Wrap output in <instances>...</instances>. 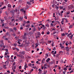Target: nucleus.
Returning <instances> with one entry per match:
<instances>
[{
  "mask_svg": "<svg viewBox=\"0 0 74 74\" xmlns=\"http://www.w3.org/2000/svg\"><path fill=\"white\" fill-rule=\"evenodd\" d=\"M14 10L15 12H18L17 14H19V10H17V9H15Z\"/></svg>",
  "mask_w": 74,
  "mask_h": 74,
  "instance_id": "nucleus-1",
  "label": "nucleus"
},
{
  "mask_svg": "<svg viewBox=\"0 0 74 74\" xmlns=\"http://www.w3.org/2000/svg\"><path fill=\"white\" fill-rule=\"evenodd\" d=\"M10 12H11V13H12V14H13V15H14V14H15V11H14V10H13L12 11H10Z\"/></svg>",
  "mask_w": 74,
  "mask_h": 74,
  "instance_id": "nucleus-2",
  "label": "nucleus"
},
{
  "mask_svg": "<svg viewBox=\"0 0 74 74\" xmlns=\"http://www.w3.org/2000/svg\"><path fill=\"white\" fill-rule=\"evenodd\" d=\"M26 24V22L25 21H23V26H25V24Z\"/></svg>",
  "mask_w": 74,
  "mask_h": 74,
  "instance_id": "nucleus-3",
  "label": "nucleus"
},
{
  "mask_svg": "<svg viewBox=\"0 0 74 74\" xmlns=\"http://www.w3.org/2000/svg\"><path fill=\"white\" fill-rule=\"evenodd\" d=\"M8 32H6L5 34V36L6 37L7 36H8Z\"/></svg>",
  "mask_w": 74,
  "mask_h": 74,
  "instance_id": "nucleus-4",
  "label": "nucleus"
},
{
  "mask_svg": "<svg viewBox=\"0 0 74 74\" xmlns=\"http://www.w3.org/2000/svg\"><path fill=\"white\" fill-rule=\"evenodd\" d=\"M65 49L66 50V51H69V47L68 46H67V47H65Z\"/></svg>",
  "mask_w": 74,
  "mask_h": 74,
  "instance_id": "nucleus-5",
  "label": "nucleus"
},
{
  "mask_svg": "<svg viewBox=\"0 0 74 74\" xmlns=\"http://www.w3.org/2000/svg\"><path fill=\"white\" fill-rule=\"evenodd\" d=\"M28 9H29V6H28V5H27L26 6V8H25V10H28Z\"/></svg>",
  "mask_w": 74,
  "mask_h": 74,
  "instance_id": "nucleus-6",
  "label": "nucleus"
},
{
  "mask_svg": "<svg viewBox=\"0 0 74 74\" xmlns=\"http://www.w3.org/2000/svg\"><path fill=\"white\" fill-rule=\"evenodd\" d=\"M3 68H4V69H7L6 65H3Z\"/></svg>",
  "mask_w": 74,
  "mask_h": 74,
  "instance_id": "nucleus-7",
  "label": "nucleus"
},
{
  "mask_svg": "<svg viewBox=\"0 0 74 74\" xmlns=\"http://www.w3.org/2000/svg\"><path fill=\"white\" fill-rule=\"evenodd\" d=\"M8 7L9 8H11V4H9L8 5Z\"/></svg>",
  "mask_w": 74,
  "mask_h": 74,
  "instance_id": "nucleus-8",
  "label": "nucleus"
},
{
  "mask_svg": "<svg viewBox=\"0 0 74 74\" xmlns=\"http://www.w3.org/2000/svg\"><path fill=\"white\" fill-rule=\"evenodd\" d=\"M50 60H51V59L50 58H48L47 59V60H46V61L47 62V63H48V62H49V61Z\"/></svg>",
  "mask_w": 74,
  "mask_h": 74,
  "instance_id": "nucleus-9",
  "label": "nucleus"
},
{
  "mask_svg": "<svg viewBox=\"0 0 74 74\" xmlns=\"http://www.w3.org/2000/svg\"><path fill=\"white\" fill-rule=\"evenodd\" d=\"M20 58H22L23 59H24V58H25L24 56H23V55L20 56Z\"/></svg>",
  "mask_w": 74,
  "mask_h": 74,
  "instance_id": "nucleus-10",
  "label": "nucleus"
},
{
  "mask_svg": "<svg viewBox=\"0 0 74 74\" xmlns=\"http://www.w3.org/2000/svg\"><path fill=\"white\" fill-rule=\"evenodd\" d=\"M36 29L35 27H34L33 30V32H36Z\"/></svg>",
  "mask_w": 74,
  "mask_h": 74,
  "instance_id": "nucleus-11",
  "label": "nucleus"
},
{
  "mask_svg": "<svg viewBox=\"0 0 74 74\" xmlns=\"http://www.w3.org/2000/svg\"><path fill=\"white\" fill-rule=\"evenodd\" d=\"M8 54H9V52H5L4 54V55H8Z\"/></svg>",
  "mask_w": 74,
  "mask_h": 74,
  "instance_id": "nucleus-12",
  "label": "nucleus"
},
{
  "mask_svg": "<svg viewBox=\"0 0 74 74\" xmlns=\"http://www.w3.org/2000/svg\"><path fill=\"white\" fill-rule=\"evenodd\" d=\"M73 37V34H72V35L70 36H69V38H70L71 39H72V37Z\"/></svg>",
  "mask_w": 74,
  "mask_h": 74,
  "instance_id": "nucleus-13",
  "label": "nucleus"
},
{
  "mask_svg": "<svg viewBox=\"0 0 74 74\" xmlns=\"http://www.w3.org/2000/svg\"><path fill=\"white\" fill-rule=\"evenodd\" d=\"M23 17H22L21 16V17H20V18L19 19V20H20V21H22V20H23Z\"/></svg>",
  "mask_w": 74,
  "mask_h": 74,
  "instance_id": "nucleus-14",
  "label": "nucleus"
},
{
  "mask_svg": "<svg viewBox=\"0 0 74 74\" xmlns=\"http://www.w3.org/2000/svg\"><path fill=\"white\" fill-rule=\"evenodd\" d=\"M22 55H24L25 54V51H22Z\"/></svg>",
  "mask_w": 74,
  "mask_h": 74,
  "instance_id": "nucleus-15",
  "label": "nucleus"
},
{
  "mask_svg": "<svg viewBox=\"0 0 74 74\" xmlns=\"http://www.w3.org/2000/svg\"><path fill=\"white\" fill-rule=\"evenodd\" d=\"M66 36V35L64 33H63L62 34H61V36Z\"/></svg>",
  "mask_w": 74,
  "mask_h": 74,
  "instance_id": "nucleus-16",
  "label": "nucleus"
},
{
  "mask_svg": "<svg viewBox=\"0 0 74 74\" xmlns=\"http://www.w3.org/2000/svg\"><path fill=\"white\" fill-rule=\"evenodd\" d=\"M22 38L23 40H25L26 38V36H24L22 37Z\"/></svg>",
  "mask_w": 74,
  "mask_h": 74,
  "instance_id": "nucleus-17",
  "label": "nucleus"
},
{
  "mask_svg": "<svg viewBox=\"0 0 74 74\" xmlns=\"http://www.w3.org/2000/svg\"><path fill=\"white\" fill-rule=\"evenodd\" d=\"M27 4H28L29 5H30L31 4V3H30L29 1L27 2Z\"/></svg>",
  "mask_w": 74,
  "mask_h": 74,
  "instance_id": "nucleus-18",
  "label": "nucleus"
},
{
  "mask_svg": "<svg viewBox=\"0 0 74 74\" xmlns=\"http://www.w3.org/2000/svg\"><path fill=\"white\" fill-rule=\"evenodd\" d=\"M45 29H46V27H44L42 28V30H45Z\"/></svg>",
  "mask_w": 74,
  "mask_h": 74,
  "instance_id": "nucleus-19",
  "label": "nucleus"
},
{
  "mask_svg": "<svg viewBox=\"0 0 74 74\" xmlns=\"http://www.w3.org/2000/svg\"><path fill=\"white\" fill-rule=\"evenodd\" d=\"M13 29L14 30H15V31H16V30H17L16 29H17L15 27L13 28Z\"/></svg>",
  "mask_w": 74,
  "mask_h": 74,
  "instance_id": "nucleus-20",
  "label": "nucleus"
},
{
  "mask_svg": "<svg viewBox=\"0 0 74 74\" xmlns=\"http://www.w3.org/2000/svg\"><path fill=\"white\" fill-rule=\"evenodd\" d=\"M64 23V20H63L61 21V24H62V25H63Z\"/></svg>",
  "mask_w": 74,
  "mask_h": 74,
  "instance_id": "nucleus-21",
  "label": "nucleus"
},
{
  "mask_svg": "<svg viewBox=\"0 0 74 74\" xmlns=\"http://www.w3.org/2000/svg\"><path fill=\"white\" fill-rule=\"evenodd\" d=\"M47 73V71H44V74H46Z\"/></svg>",
  "mask_w": 74,
  "mask_h": 74,
  "instance_id": "nucleus-22",
  "label": "nucleus"
},
{
  "mask_svg": "<svg viewBox=\"0 0 74 74\" xmlns=\"http://www.w3.org/2000/svg\"><path fill=\"white\" fill-rule=\"evenodd\" d=\"M46 27H49V24H47L45 25Z\"/></svg>",
  "mask_w": 74,
  "mask_h": 74,
  "instance_id": "nucleus-23",
  "label": "nucleus"
},
{
  "mask_svg": "<svg viewBox=\"0 0 74 74\" xmlns=\"http://www.w3.org/2000/svg\"><path fill=\"white\" fill-rule=\"evenodd\" d=\"M12 35L14 37H15V36H16V34H15V33H14L12 34Z\"/></svg>",
  "mask_w": 74,
  "mask_h": 74,
  "instance_id": "nucleus-24",
  "label": "nucleus"
},
{
  "mask_svg": "<svg viewBox=\"0 0 74 74\" xmlns=\"http://www.w3.org/2000/svg\"><path fill=\"white\" fill-rule=\"evenodd\" d=\"M24 67H26V68H27V67H28V66H27V64H26L25 66H24Z\"/></svg>",
  "mask_w": 74,
  "mask_h": 74,
  "instance_id": "nucleus-25",
  "label": "nucleus"
},
{
  "mask_svg": "<svg viewBox=\"0 0 74 74\" xmlns=\"http://www.w3.org/2000/svg\"><path fill=\"white\" fill-rule=\"evenodd\" d=\"M55 22H56V23H58L59 24V21H55Z\"/></svg>",
  "mask_w": 74,
  "mask_h": 74,
  "instance_id": "nucleus-26",
  "label": "nucleus"
},
{
  "mask_svg": "<svg viewBox=\"0 0 74 74\" xmlns=\"http://www.w3.org/2000/svg\"><path fill=\"white\" fill-rule=\"evenodd\" d=\"M73 27V25H71L70 26H69V28L70 29L71 28H72Z\"/></svg>",
  "mask_w": 74,
  "mask_h": 74,
  "instance_id": "nucleus-27",
  "label": "nucleus"
},
{
  "mask_svg": "<svg viewBox=\"0 0 74 74\" xmlns=\"http://www.w3.org/2000/svg\"><path fill=\"white\" fill-rule=\"evenodd\" d=\"M60 10H62V9H63V7H62V6L60 7Z\"/></svg>",
  "mask_w": 74,
  "mask_h": 74,
  "instance_id": "nucleus-28",
  "label": "nucleus"
},
{
  "mask_svg": "<svg viewBox=\"0 0 74 74\" xmlns=\"http://www.w3.org/2000/svg\"><path fill=\"white\" fill-rule=\"evenodd\" d=\"M60 47H62V43H60Z\"/></svg>",
  "mask_w": 74,
  "mask_h": 74,
  "instance_id": "nucleus-29",
  "label": "nucleus"
},
{
  "mask_svg": "<svg viewBox=\"0 0 74 74\" xmlns=\"http://www.w3.org/2000/svg\"><path fill=\"white\" fill-rule=\"evenodd\" d=\"M50 33V32L49 31H48L47 33V34H49Z\"/></svg>",
  "mask_w": 74,
  "mask_h": 74,
  "instance_id": "nucleus-30",
  "label": "nucleus"
},
{
  "mask_svg": "<svg viewBox=\"0 0 74 74\" xmlns=\"http://www.w3.org/2000/svg\"><path fill=\"white\" fill-rule=\"evenodd\" d=\"M4 45V43H2L1 44V47H3V45Z\"/></svg>",
  "mask_w": 74,
  "mask_h": 74,
  "instance_id": "nucleus-31",
  "label": "nucleus"
},
{
  "mask_svg": "<svg viewBox=\"0 0 74 74\" xmlns=\"http://www.w3.org/2000/svg\"><path fill=\"white\" fill-rule=\"evenodd\" d=\"M44 60H45V59L43 58V60H42V63H44V62H43V61H44Z\"/></svg>",
  "mask_w": 74,
  "mask_h": 74,
  "instance_id": "nucleus-32",
  "label": "nucleus"
},
{
  "mask_svg": "<svg viewBox=\"0 0 74 74\" xmlns=\"http://www.w3.org/2000/svg\"><path fill=\"white\" fill-rule=\"evenodd\" d=\"M21 67H22V66H19L18 68L20 70H21Z\"/></svg>",
  "mask_w": 74,
  "mask_h": 74,
  "instance_id": "nucleus-33",
  "label": "nucleus"
},
{
  "mask_svg": "<svg viewBox=\"0 0 74 74\" xmlns=\"http://www.w3.org/2000/svg\"><path fill=\"white\" fill-rule=\"evenodd\" d=\"M50 25L51 26H53V23H51Z\"/></svg>",
  "mask_w": 74,
  "mask_h": 74,
  "instance_id": "nucleus-34",
  "label": "nucleus"
},
{
  "mask_svg": "<svg viewBox=\"0 0 74 74\" xmlns=\"http://www.w3.org/2000/svg\"><path fill=\"white\" fill-rule=\"evenodd\" d=\"M58 67H59V68H58V70H60V69H61L60 66H58Z\"/></svg>",
  "mask_w": 74,
  "mask_h": 74,
  "instance_id": "nucleus-35",
  "label": "nucleus"
},
{
  "mask_svg": "<svg viewBox=\"0 0 74 74\" xmlns=\"http://www.w3.org/2000/svg\"><path fill=\"white\" fill-rule=\"evenodd\" d=\"M59 53H63V51H59Z\"/></svg>",
  "mask_w": 74,
  "mask_h": 74,
  "instance_id": "nucleus-36",
  "label": "nucleus"
},
{
  "mask_svg": "<svg viewBox=\"0 0 74 74\" xmlns=\"http://www.w3.org/2000/svg\"><path fill=\"white\" fill-rule=\"evenodd\" d=\"M46 55H47V57H48V56H49V55H48V53H47L46 54Z\"/></svg>",
  "mask_w": 74,
  "mask_h": 74,
  "instance_id": "nucleus-37",
  "label": "nucleus"
},
{
  "mask_svg": "<svg viewBox=\"0 0 74 74\" xmlns=\"http://www.w3.org/2000/svg\"><path fill=\"white\" fill-rule=\"evenodd\" d=\"M19 55H22V52H19Z\"/></svg>",
  "mask_w": 74,
  "mask_h": 74,
  "instance_id": "nucleus-38",
  "label": "nucleus"
},
{
  "mask_svg": "<svg viewBox=\"0 0 74 74\" xmlns=\"http://www.w3.org/2000/svg\"><path fill=\"white\" fill-rule=\"evenodd\" d=\"M7 73H8V74H10V72L9 71H7Z\"/></svg>",
  "mask_w": 74,
  "mask_h": 74,
  "instance_id": "nucleus-39",
  "label": "nucleus"
},
{
  "mask_svg": "<svg viewBox=\"0 0 74 74\" xmlns=\"http://www.w3.org/2000/svg\"><path fill=\"white\" fill-rule=\"evenodd\" d=\"M64 70H67V69L66 67H64Z\"/></svg>",
  "mask_w": 74,
  "mask_h": 74,
  "instance_id": "nucleus-40",
  "label": "nucleus"
},
{
  "mask_svg": "<svg viewBox=\"0 0 74 74\" xmlns=\"http://www.w3.org/2000/svg\"><path fill=\"white\" fill-rule=\"evenodd\" d=\"M17 56H18V57H19V58H20L21 57V56L20 55H17Z\"/></svg>",
  "mask_w": 74,
  "mask_h": 74,
  "instance_id": "nucleus-41",
  "label": "nucleus"
},
{
  "mask_svg": "<svg viewBox=\"0 0 74 74\" xmlns=\"http://www.w3.org/2000/svg\"><path fill=\"white\" fill-rule=\"evenodd\" d=\"M1 43V44H3V40H1L0 42Z\"/></svg>",
  "mask_w": 74,
  "mask_h": 74,
  "instance_id": "nucleus-42",
  "label": "nucleus"
},
{
  "mask_svg": "<svg viewBox=\"0 0 74 74\" xmlns=\"http://www.w3.org/2000/svg\"><path fill=\"white\" fill-rule=\"evenodd\" d=\"M15 21V19H12V20H11V22H12H12H13V21Z\"/></svg>",
  "mask_w": 74,
  "mask_h": 74,
  "instance_id": "nucleus-43",
  "label": "nucleus"
},
{
  "mask_svg": "<svg viewBox=\"0 0 74 74\" xmlns=\"http://www.w3.org/2000/svg\"><path fill=\"white\" fill-rule=\"evenodd\" d=\"M41 42H42V44H44V43L45 42H44V40H42Z\"/></svg>",
  "mask_w": 74,
  "mask_h": 74,
  "instance_id": "nucleus-44",
  "label": "nucleus"
},
{
  "mask_svg": "<svg viewBox=\"0 0 74 74\" xmlns=\"http://www.w3.org/2000/svg\"><path fill=\"white\" fill-rule=\"evenodd\" d=\"M28 24V23H30V21H27V22H26Z\"/></svg>",
  "mask_w": 74,
  "mask_h": 74,
  "instance_id": "nucleus-45",
  "label": "nucleus"
},
{
  "mask_svg": "<svg viewBox=\"0 0 74 74\" xmlns=\"http://www.w3.org/2000/svg\"><path fill=\"white\" fill-rule=\"evenodd\" d=\"M8 40V38H5V40Z\"/></svg>",
  "mask_w": 74,
  "mask_h": 74,
  "instance_id": "nucleus-46",
  "label": "nucleus"
},
{
  "mask_svg": "<svg viewBox=\"0 0 74 74\" xmlns=\"http://www.w3.org/2000/svg\"><path fill=\"white\" fill-rule=\"evenodd\" d=\"M69 71H70V70H71V68L70 67V68H69Z\"/></svg>",
  "mask_w": 74,
  "mask_h": 74,
  "instance_id": "nucleus-47",
  "label": "nucleus"
},
{
  "mask_svg": "<svg viewBox=\"0 0 74 74\" xmlns=\"http://www.w3.org/2000/svg\"><path fill=\"white\" fill-rule=\"evenodd\" d=\"M5 51L6 52H8V49H5Z\"/></svg>",
  "mask_w": 74,
  "mask_h": 74,
  "instance_id": "nucleus-48",
  "label": "nucleus"
},
{
  "mask_svg": "<svg viewBox=\"0 0 74 74\" xmlns=\"http://www.w3.org/2000/svg\"><path fill=\"white\" fill-rule=\"evenodd\" d=\"M72 43H71V41H70L69 42V44H70V45H71Z\"/></svg>",
  "mask_w": 74,
  "mask_h": 74,
  "instance_id": "nucleus-49",
  "label": "nucleus"
},
{
  "mask_svg": "<svg viewBox=\"0 0 74 74\" xmlns=\"http://www.w3.org/2000/svg\"><path fill=\"white\" fill-rule=\"evenodd\" d=\"M66 13L67 14H70V11H68V12H67Z\"/></svg>",
  "mask_w": 74,
  "mask_h": 74,
  "instance_id": "nucleus-50",
  "label": "nucleus"
},
{
  "mask_svg": "<svg viewBox=\"0 0 74 74\" xmlns=\"http://www.w3.org/2000/svg\"><path fill=\"white\" fill-rule=\"evenodd\" d=\"M0 21H1V22H4V20H3V19H1Z\"/></svg>",
  "mask_w": 74,
  "mask_h": 74,
  "instance_id": "nucleus-51",
  "label": "nucleus"
},
{
  "mask_svg": "<svg viewBox=\"0 0 74 74\" xmlns=\"http://www.w3.org/2000/svg\"><path fill=\"white\" fill-rule=\"evenodd\" d=\"M39 73L40 74H41V73H42V71H39Z\"/></svg>",
  "mask_w": 74,
  "mask_h": 74,
  "instance_id": "nucleus-52",
  "label": "nucleus"
},
{
  "mask_svg": "<svg viewBox=\"0 0 74 74\" xmlns=\"http://www.w3.org/2000/svg\"><path fill=\"white\" fill-rule=\"evenodd\" d=\"M7 62L8 63H9V62H8V60H7V61H6V62H5V64H6V63H7Z\"/></svg>",
  "mask_w": 74,
  "mask_h": 74,
  "instance_id": "nucleus-53",
  "label": "nucleus"
},
{
  "mask_svg": "<svg viewBox=\"0 0 74 74\" xmlns=\"http://www.w3.org/2000/svg\"><path fill=\"white\" fill-rule=\"evenodd\" d=\"M55 51H52L51 52V53L53 54L54 53L53 52Z\"/></svg>",
  "mask_w": 74,
  "mask_h": 74,
  "instance_id": "nucleus-54",
  "label": "nucleus"
},
{
  "mask_svg": "<svg viewBox=\"0 0 74 74\" xmlns=\"http://www.w3.org/2000/svg\"><path fill=\"white\" fill-rule=\"evenodd\" d=\"M16 50L17 51H19V49H18V48H16Z\"/></svg>",
  "mask_w": 74,
  "mask_h": 74,
  "instance_id": "nucleus-55",
  "label": "nucleus"
},
{
  "mask_svg": "<svg viewBox=\"0 0 74 74\" xmlns=\"http://www.w3.org/2000/svg\"><path fill=\"white\" fill-rule=\"evenodd\" d=\"M38 30H41V28H40V27H38Z\"/></svg>",
  "mask_w": 74,
  "mask_h": 74,
  "instance_id": "nucleus-56",
  "label": "nucleus"
},
{
  "mask_svg": "<svg viewBox=\"0 0 74 74\" xmlns=\"http://www.w3.org/2000/svg\"><path fill=\"white\" fill-rule=\"evenodd\" d=\"M73 70H71V71L69 72L70 73H73Z\"/></svg>",
  "mask_w": 74,
  "mask_h": 74,
  "instance_id": "nucleus-57",
  "label": "nucleus"
},
{
  "mask_svg": "<svg viewBox=\"0 0 74 74\" xmlns=\"http://www.w3.org/2000/svg\"><path fill=\"white\" fill-rule=\"evenodd\" d=\"M70 35H71V34H69L67 36V37H69V36H70Z\"/></svg>",
  "mask_w": 74,
  "mask_h": 74,
  "instance_id": "nucleus-58",
  "label": "nucleus"
},
{
  "mask_svg": "<svg viewBox=\"0 0 74 74\" xmlns=\"http://www.w3.org/2000/svg\"><path fill=\"white\" fill-rule=\"evenodd\" d=\"M32 64L30 63L29 64L28 66H32Z\"/></svg>",
  "mask_w": 74,
  "mask_h": 74,
  "instance_id": "nucleus-59",
  "label": "nucleus"
},
{
  "mask_svg": "<svg viewBox=\"0 0 74 74\" xmlns=\"http://www.w3.org/2000/svg\"><path fill=\"white\" fill-rule=\"evenodd\" d=\"M12 7L14 8L15 7V5H14L12 6Z\"/></svg>",
  "mask_w": 74,
  "mask_h": 74,
  "instance_id": "nucleus-60",
  "label": "nucleus"
},
{
  "mask_svg": "<svg viewBox=\"0 0 74 74\" xmlns=\"http://www.w3.org/2000/svg\"><path fill=\"white\" fill-rule=\"evenodd\" d=\"M4 32H5V29H3V32H4Z\"/></svg>",
  "mask_w": 74,
  "mask_h": 74,
  "instance_id": "nucleus-61",
  "label": "nucleus"
},
{
  "mask_svg": "<svg viewBox=\"0 0 74 74\" xmlns=\"http://www.w3.org/2000/svg\"><path fill=\"white\" fill-rule=\"evenodd\" d=\"M11 31L12 32H14V30H13L12 29H11Z\"/></svg>",
  "mask_w": 74,
  "mask_h": 74,
  "instance_id": "nucleus-62",
  "label": "nucleus"
},
{
  "mask_svg": "<svg viewBox=\"0 0 74 74\" xmlns=\"http://www.w3.org/2000/svg\"><path fill=\"white\" fill-rule=\"evenodd\" d=\"M32 68H34V69H35V68H36V66H33L32 67Z\"/></svg>",
  "mask_w": 74,
  "mask_h": 74,
  "instance_id": "nucleus-63",
  "label": "nucleus"
},
{
  "mask_svg": "<svg viewBox=\"0 0 74 74\" xmlns=\"http://www.w3.org/2000/svg\"><path fill=\"white\" fill-rule=\"evenodd\" d=\"M54 54H56V51H55L54 53Z\"/></svg>",
  "mask_w": 74,
  "mask_h": 74,
  "instance_id": "nucleus-64",
  "label": "nucleus"
}]
</instances>
